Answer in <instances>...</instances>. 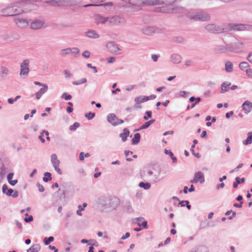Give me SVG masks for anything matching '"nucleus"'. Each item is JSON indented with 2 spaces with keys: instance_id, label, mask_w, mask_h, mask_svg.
Segmentation results:
<instances>
[{
  "instance_id": "nucleus-1",
  "label": "nucleus",
  "mask_w": 252,
  "mask_h": 252,
  "mask_svg": "<svg viewBox=\"0 0 252 252\" xmlns=\"http://www.w3.org/2000/svg\"><path fill=\"white\" fill-rule=\"evenodd\" d=\"M98 200L102 206L111 210L115 209L119 204V199L116 196H102Z\"/></svg>"
},
{
  "instance_id": "nucleus-2",
  "label": "nucleus",
  "mask_w": 252,
  "mask_h": 252,
  "mask_svg": "<svg viewBox=\"0 0 252 252\" xmlns=\"http://www.w3.org/2000/svg\"><path fill=\"white\" fill-rule=\"evenodd\" d=\"M154 10L157 12L166 13H183L186 10V9L183 7H171L169 5H166L162 7H156Z\"/></svg>"
},
{
  "instance_id": "nucleus-3",
  "label": "nucleus",
  "mask_w": 252,
  "mask_h": 252,
  "mask_svg": "<svg viewBox=\"0 0 252 252\" xmlns=\"http://www.w3.org/2000/svg\"><path fill=\"white\" fill-rule=\"evenodd\" d=\"M159 170H158L156 172H154L151 170H148L146 172L143 171V172L141 174V178L143 180H144L147 177H150V181L154 183L157 182L159 180Z\"/></svg>"
},
{
  "instance_id": "nucleus-4",
  "label": "nucleus",
  "mask_w": 252,
  "mask_h": 252,
  "mask_svg": "<svg viewBox=\"0 0 252 252\" xmlns=\"http://www.w3.org/2000/svg\"><path fill=\"white\" fill-rule=\"evenodd\" d=\"M30 60H24L20 64V76L22 78H25L28 76L30 71L29 64Z\"/></svg>"
},
{
  "instance_id": "nucleus-5",
  "label": "nucleus",
  "mask_w": 252,
  "mask_h": 252,
  "mask_svg": "<svg viewBox=\"0 0 252 252\" xmlns=\"http://www.w3.org/2000/svg\"><path fill=\"white\" fill-rule=\"evenodd\" d=\"M228 46V51L239 53L243 50L244 45L242 42L237 41L232 44H226Z\"/></svg>"
},
{
  "instance_id": "nucleus-6",
  "label": "nucleus",
  "mask_w": 252,
  "mask_h": 252,
  "mask_svg": "<svg viewBox=\"0 0 252 252\" xmlns=\"http://www.w3.org/2000/svg\"><path fill=\"white\" fill-rule=\"evenodd\" d=\"M188 17L190 19H192L195 21H208L210 19V16L208 14L204 12H200L195 15L188 14Z\"/></svg>"
},
{
  "instance_id": "nucleus-7",
  "label": "nucleus",
  "mask_w": 252,
  "mask_h": 252,
  "mask_svg": "<svg viewBox=\"0 0 252 252\" xmlns=\"http://www.w3.org/2000/svg\"><path fill=\"white\" fill-rule=\"evenodd\" d=\"M3 16H13L18 15L20 11L15 6H8L1 10Z\"/></svg>"
},
{
  "instance_id": "nucleus-8",
  "label": "nucleus",
  "mask_w": 252,
  "mask_h": 252,
  "mask_svg": "<svg viewBox=\"0 0 252 252\" xmlns=\"http://www.w3.org/2000/svg\"><path fill=\"white\" fill-rule=\"evenodd\" d=\"M205 29L208 32L213 33H222L224 32V29L222 28L216 24H209L205 27Z\"/></svg>"
},
{
  "instance_id": "nucleus-9",
  "label": "nucleus",
  "mask_w": 252,
  "mask_h": 252,
  "mask_svg": "<svg viewBox=\"0 0 252 252\" xmlns=\"http://www.w3.org/2000/svg\"><path fill=\"white\" fill-rule=\"evenodd\" d=\"M106 48L112 53L116 55L120 54L121 49L119 48L118 44L114 41L109 42L106 44Z\"/></svg>"
},
{
  "instance_id": "nucleus-10",
  "label": "nucleus",
  "mask_w": 252,
  "mask_h": 252,
  "mask_svg": "<svg viewBox=\"0 0 252 252\" xmlns=\"http://www.w3.org/2000/svg\"><path fill=\"white\" fill-rule=\"evenodd\" d=\"M108 21L112 26H117L125 23L124 18L119 15H115L109 18Z\"/></svg>"
},
{
  "instance_id": "nucleus-11",
  "label": "nucleus",
  "mask_w": 252,
  "mask_h": 252,
  "mask_svg": "<svg viewBox=\"0 0 252 252\" xmlns=\"http://www.w3.org/2000/svg\"><path fill=\"white\" fill-rule=\"evenodd\" d=\"M205 182L204 174L201 171H198L194 173L193 179L190 180V183L196 184L199 182L203 184Z\"/></svg>"
},
{
  "instance_id": "nucleus-12",
  "label": "nucleus",
  "mask_w": 252,
  "mask_h": 252,
  "mask_svg": "<svg viewBox=\"0 0 252 252\" xmlns=\"http://www.w3.org/2000/svg\"><path fill=\"white\" fill-rule=\"evenodd\" d=\"M14 21L18 27L24 29L28 27L29 23L26 19L20 18L19 16L16 17Z\"/></svg>"
},
{
  "instance_id": "nucleus-13",
  "label": "nucleus",
  "mask_w": 252,
  "mask_h": 252,
  "mask_svg": "<svg viewBox=\"0 0 252 252\" xmlns=\"http://www.w3.org/2000/svg\"><path fill=\"white\" fill-rule=\"evenodd\" d=\"M58 6L67 7L74 6L76 4V1L74 0H59Z\"/></svg>"
},
{
  "instance_id": "nucleus-14",
  "label": "nucleus",
  "mask_w": 252,
  "mask_h": 252,
  "mask_svg": "<svg viewBox=\"0 0 252 252\" xmlns=\"http://www.w3.org/2000/svg\"><path fill=\"white\" fill-rule=\"evenodd\" d=\"M229 27L231 30L235 31H245V24H229Z\"/></svg>"
},
{
  "instance_id": "nucleus-15",
  "label": "nucleus",
  "mask_w": 252,
  "mask_h": 252,
  "mask_svg": "<svg viewBox=\"0 0 252 252\" xmlns=\"http://www.w3.org/2000/svg\"><path fill=\"white\" fill-rule=\"evenodd\" d=\"M242 108L245 114L250 113L252 110V102L249 100L245 101L242 105Z\"/></svg>"
},
{
  "instance_id": "nucleus-16",
  "label": "nucleus",
  "mask_w": 252,
  "mask_h": 252,
  "mask_svg": "<svg viewBox=\"0 0 252 252\" xmlns=\"http://www.w3.org/2000/svg\"><path fill=\"white\" fill-rule=\"evenodd\" d=\"M44 24V22L36 20L31 23L30 28L33 30H39L43 27Z\"/></svg>"
},
{
  "instance_id": "nucleus-17",
  "label": "nucleus",
  "mask_w": 252,
  "mask_h": 252,
  "mask_svg": "<svg viewBox=\"0 0 252 252\" xmlns=\"http://www.w3.org/2000/svg\"><path fill=\"white\" fill-rule=\"evenodd\" d=\"M156 29L154 27H146L141 30V32L144 34L150 36L156 32Z\"/></svg>"
},
{
  "instance_id": "nucleus-18",
  "label": "nucleus",
  "mask_w": 252,
  "mask_h": 252,
  "mask_svg": "<svg viewBox=\"0 0 252 252\" xmlns=\"http://www.w3.org/2000/svg\"><path fill=\"white\" fill-rule=\"evenodd\" d=\"M107 121L113 126H117L118 117L115 114L110 113L107 116Z\"/></svg>"
},
{
  "instance_id": "nucleus-19",
  "label": "nucleus",
  "mask_w": 252,
  "mask_h": 252,
  "mask_svg": "<svg viewBox=\"0 0 252 252\" xmlns=\"http://www.w3.org/2000/svg\"><path fill=\"white\" fill-rule=\"evenodd\" d=\"M143 3L147 5H155L158 4H164L165 2L162 0H144Z\"/></svg>"
},
{
  "instance_id": "nucleus-20",
  "label": "nucleus",
  "mask_w": 252,
  "mask_h": 252,
  "mask_svg": "<svg viewBox=\"0 0 252 252\" xmlns=\"http://www.w3.org/2000/svg\"><path fill=\"white\" fill-rule=\"evenodd\" d=\"M182 60L181 56L178 54H173L170 56V61L174 63H179Z\"/></svg>"
},
{
  "instance_id": "nucleus-21",
  "label": "nucleus",
  "mask_w": 252,
  "mask_h": 252,
  "mask_svg": "<svg viewBox=\"0 0 252 252\" xmlns=\"http://www.w3.org/2000/svg\"><path fill=\"white\" fill-rule=\"evenodd\" d=\"M123 132L119 134V136L121 138L122 141L123 142H125L126 141L127 137L129 136V130L127 128H125L123 129Z\"/></svg>"
},
{
  "instance_id": "nucleus-22",
  "label": "nucleus",
  "mask_w": 252,
  "mask_h": 252,
  "mask_svg": "<svg viewBox=\"0 0 252 252\" xmlns=\"http://www.w3.org/2000/svg\"><path fill=\"white\" fill-rule=\"evenodd\" d=\"M214 51L218 54L225 53L227 51H228V46L226 47L224 45H219L214 48Z\"/></svg>"
},
{
  "instance_id": "nucleus-23",
  "label": "nucleus",
  "mask_w": 252,
  "mask_h": 252,
  "mask_svg": "<svg viewBox=\"0 0 252 252\" xmlns=\"http://www.w3.org/2000/svg\"><path fill=\"white\" fill-rule=\"evenodd\" d=\"M48 89V87L47 85H44V87L41 88L36 93V99H39L41 96L45 93Z\"/></svg>"
},
{
  "instance_id": "nucleus-24",
  "label": "nucleus",
  "mask_w": 252,
  "mask_h": 252,
  "mask_svg": "<svg viewBox=\"0 0 252 252\" xmlns=\"http://www.w3.org/2000/svg\"><path fill=\"white\" fill-rule=\"evenodd\" d=\"M2 191L3 194H5L8 196H11L14 192V190L12 189H8L7 186L6 184H4L2 187Z\"/></svg>"
},
{
  "instance_id": "nucleus-25",
  "label": "nucleus",
  "mask_w": 252,
  "mask_h": 252,
  "mask_svg": "<svg viewBox=\"0 0 252 252\" xmlns=\"http://www.w3.org/2000/svg\"><path fill=\"white\" fill-rule=\"evenodd\" d=\"M86 35L91 38H98L99 37V35L94 30H90L85 32Z\"/></svg>"
},
{
  "instance_id": "nucleus-26",
  "label": "nucleus",
  "mask_w": 252,
  "mask_h": 252,
  "mask_svg": "<svg viewBox=\"0 0 252 252\" xmlns=\"http://www.w3.org/2000/svg\"><path fill=\"white\" fill-rule=\"evenodd\" d=\"M231 83L229 82H224L221 85V93H224L229 91Z\"/></svg>"
},
{
  "instance_id": "nucleus-27",
  "label": "nucleus",
  "mask_w": 252,
  "mask_h": 252,
  "mask_svg": "<svg viewBox=\"0 0 252 252\" xmlns=\"http://www.w3.org/2000/svg\"><path fill=\"white\" fill-rule=\"evenodd\" d=\"M51 161L54 167L57 165L59 166L60 161L58 159L56 154H53L51 155Z\"/></svg>"
},
{
  "instance_id": "nucleus-28",
  "label": "nucleus",
  "mask_w": 252,
  "mask_h": 252,
  "mask_svg": "<svg viewBox=\"0 0 252 252\" xmlns=\"http://www.w3.org/2000/svg\"><path fill=\"white\" fill-rule=\"evenodd\" d=\"M245 179L244 178H240L239 177H236L235 179V182L233 183V187L234 189L238 188V184H243L245 182Z\"/></svg>"
},
{
  "instance_id": "nucleus-29",
  "label": "nucleus",
  "mask_w": 252,
  "mask_h": 252,
  "mask_svg": "<svg viewBox=\"0 0 252 252\" xmlns=\"http://www.w3.org/2000/svg\"><path fill=\"white\" fill-rule=\"evenodd\" d=\"M149 100V98L147 96L140 95L136 97L134 99V101L136 103L140 104L141 103L145 102Z\"/></svg>"
},
{
  "instance_id": "nucleus-30",
  "label": "nucleus",
  "mask_w": 252,
  "mask_h": 252,
  "mask_svg": "<svg viewBox=\"0 0 252 252\" xmlns=\"http://www.w3.org/2000/svg\"><path fill=\"white\" fill-rule=\"evenodd\" d=\"M233 63L230 61H227L225 63V70L228 72L230 73L233 71Z\"/></svg>"
},
{
  "instance_id": "nucleus-31",
  "label": "nucleus",
  "mask_w": 252,
  "mask_h": 252,
  "mask_svg": "<svg viewBox=\"0 0 252 252\" xmlns=\"http://www.w3.org/2000/svg\"><path fill=\"white\" fill-rule=\"evenodd\" d=\"M140 134L139 133H136L134 135L133 138L132 139L131 144L132 145H136L139 143L140 140Z\"/></svg>"
},
{
  "instance_id": "nucleus-32",
  "label": "nucleus",
  "mask_w": 252,
  "mask_h": 252,
  "mask_svg": "<svg viewBox=\"0 0 252 252\" xmlns=\"http://www.w3.org/2000/svg\"><path fill=\"white\" fill-rule=\"evenodd\" d=\"M252 143V132H249L247 139L243 141L244 145H247Z\"/></svg>"
},
{
  "instance_id": "nucleus-33",
  "label": "nucleus",
  "mask_w": 252,
  "mask_h": 252,
  "mask_svg": "<svg viewBox=\"0 0 252 252\" xmlns=\"http://www.w3.org/2000/svg\"><path fill=\"white\" fill-rule=\"evenodd\" d=\"M109 17H103L101 16H98L96 19L97 24H105L106 22L108 21Z\"/></svg>"
},
{
  "instance_id": "nucleus-34",
  "label": "nucleus",
  "mask_w": 252,
  "mask_h": 252,
  "mask_svg": "<svg viewBox=\"0 0 252 252\" xmlns=\"http://www.w3.org/2000/svg\"><path fill=\"white\" fill-rule=\"evenodd\" d=\"M59 192L61 191L60 195L59 196V200L62 201L63 204L65 203V193L64 190H62L61 189H59Z\"/></svg>"
},
{
  "instance_id": "nucleus-35",
  "label": "nucleus",
  "mask_w": 252,
  "mask_h": 252,
  "mask_svg": "<svg viewBox=\"0 0 252 252\" xmlns=\"http://www.w3.org/2000/svg\"><path fill=\"white\" fill-rule=\"evenodd\" d=\"M40 250V246L39 244L33 245L27 250V252H38Z\"/></svg>"
},
{
  "instance_id": "nucleus-36",
  "label": "nucleus",
  "mask_w": 252,
  "mask_h": 252,
  "mask_svg": "<svg viewBox=\"0 0 252 252\" xmlns=\"http://www.w3.org/2000/svg\"><path fill=\"white\" fill-rule=\"evenodd\" d=\"M113 3L112 2H106L103 4H88L84 6V7H88L90 6H107V5H113Z\"/></svg>"
},
{
  "instance_id": "nucleus-37",
  "label": "nucleus",
  "mask_w": 252,
  "mask_h": 252,
  "mask_svg": "<svg viewBox=\"0 0 252 252\" xmlns=\"http://www.w3.org/2000/svg\"><path fill=\"white\" fill-rule=\"evenodd\" d=\"M164 153L165 154L168 155L170 156V157L171 158L172 160L173 163L177 162V158L174 156L173 153L170 150L165 149L164 150Z\"/></svg>"
},
{
  "instance_id": "nucleus-38",
  "label": "nucleus",
  "mask_w": 252,
  "mask_h": 252,
  "mask_svg": "<svg viewBox=\"0 0 252 252\" xmlns=\"http://www.w3.org/2000/svg\"><path fill=\"white\" fill-rule=\"evenodd\" d=\"M125 210L128 213L133 212L132 207L129 202H126L124 206Z\"/></svg>"
},
{
  "instance_id": "nucleus-39",
  "label": "nucleus",
  "mask_w": 252,
  "mask_h": 252,
  "mask_svg": "<svg viewBox=\"0 0 252 252\" xmlns=\"http://www.w3.org/2000/svg\"><path fill=\"white\" fill-rule=\"evenodd\" d=\"M70 54V48L68 47L65 49H62L60 51V55L62 57H65L66 56L69 55Z\"/></svg>"
},
{
  "instance_id": "nucleus-40",
  "label": "nucleus",
  "mask_w": 252,
  "mask_h": 252,
  "mask_svg": "<svg viewBox=\"0 0 252 252\" xmlns=\"http://www.w3.org/2000/svg\"><path fill=\"white\" fill-rule=\"evenodd\" d=\"M44 176L43 177V180L45 182H48L52 180V174L50 172H45L44 174Z\"/></svg>"
},
{
  "instance_id": "nucleus-41",
  "label": "nucleus",
  "mask_w": 252,
  "mask_h": 252,
  "mask_svg": "<svg viewBox=\"0 0 252 252\" xmlns=\"http://www.w3.org/2000/svg\"><path fill=\"white\" fill-rule=\"evenodd\" d=\"M139 187L145 189H148L151 187V184L149 183H144L141 182L139 184Z\"/></svg>"
},
{
  "instance_id": "nucleus-42",
  "label": "nucleus",
  "mask_w": 252,
  "mask_h": 252,
  "mask_svg": "<svg viewBox=\"0 0 252 252\" xmlns=\"http://www.w3.org/2000/svg\"><path fill=\"white\" fill-rule=\"evenodd\" d=\"M0 75L3 77L5 76L8 73L9 70L5 66H1L0 68Z\"/></svg>"
},
{
  "instance_id": "nucleus-43",
  "label": "nucleus",
  "mask_w": 252,
  "mask_h": 252,
  "mask_svg": "<svg viewBox=\"0 0 252 252\" xmlns=\"http://www.w3.org/2000/svg\"><path fill=\"white\" fill-rule=\"evenodd\" d=\"M155 119H152L151 120H150L148 122H147L146 123H145L142 126H141V128H144V129H146L147 128H148L150 126H151V125H152L153 123H155Z\"/></svg>"
},
{
  "instance_id": "nucleus-44",
  "label": "nucleus",
  "mask_w": 252,
  "mask_h": 252,
  "mask_svg": "<svg viewBox=\"0 0 252 252\" xmlns=\"http://www.w3.org/2000/svg\"><path fill=\"white\" fill-rule=\"evenodd\" d=\"M87 81V79L85 78H83L80 80H78V81H73L72 84L74 85H80L82 84H84V83H86Z\"/></svg>"
},
{
  "instance_id": "nucleus-45",
  "label": "nucleus",
  "mask_w": 252,
  "mask_h": 252,
  "mask_svg": "<svg viewBox=\"0 0 252 252\" xmlns=\"http://www.w3.org/2000/svg\"><path fill=\"white\" fill-rule=\"evenodd\" d=\"M5 167L3 165L0 168V182L3 178L5 175Z\"/></svg>"
},
{
  "instance_id": "nucleus-46",
  "label": "nucleus",
  "mask_w": 252,
  "mask_h": 252,
  "mask_svg": "<svg viewBox=\"0 0 252 252\" xmlns=\"http://www.w3.org/2000/svg\"><path fill=\"white\" fill-rule=\"evenodd\" d=\"M249 67H250L249 63L246 62H241L239 64V68L242 70H245Z\"/></svg>"
},
{
  "instance_id": "nucleus-47",
  "label": "nucleus",
  "mask_w": 252,
  "mask_h": 252,
  "mask_svg": "<svg viewBox=\"0 0 252 252\" xmlns=\"http://www.w3.org/2000/svg\"><path fill=\"white\" fill-rule=\"evenodd\" d=\"M54 240V237L50 236L49 237H45L43 239V242L45 245H48L51 242H53Z\"/></svg>"
},
{
  "instance_id": "nucleus-48",
  "label": "nucleus",
  "mask_w": 252,
  "mask_h": 252,
  "mask_svg": "<svg viewBox=\"0 0 252 252\" xmlns=\"http://www.w3.org/2000/svg\"><path fill=\"white\" fill-rule=\"evenodd\" d=\"M79 49L77 47L70 48V54L73 55L75 57L79 54Z\"/></svg>"
},
{
  "instance_id": "nucleus-49",
  "label": "nucleus",
  "mask_w": 252,
  "mask_h": 252,
  "mask_svg": "<svg viewBox=\"0 0 252 252\" xmlns=\"http://www.w3.org/2000/svg\"><path fill=\"white\" fill-rule=\"evenodd\" d=\"M44 133L45 134V135L46 136H48L49 135V132L47 130H43L41 133H40V135L39 136V139L40 140L41 142L42 143H44L45 140V139L43 138V136H44Z\"/></svg>"
},
{
  "instance_id": "nucleus-50",
  "label": "nucleus",
  "mask_w": 252,
  "mask_h": 252,
  "mask_svg": "<svg viewBox=\"0 0 252 252\" xmlns=\"http://www.w3.org/2000/svg\"><path fill=\"white\" fill-rule=\"evenodd\" d=\"M95 115V113L90 112L86 113L85 116L88 120H91L94 117Z\"/></svg>"
},
{
  "instance_id": "nucleus-51",
  "label": "nucleus",
  "mask_w": 252,
  "mask_h": 252,
  "mask_svg": "<svg viewBox=\"0 0 252 252\" xmlns=\"http://www.w3.org/2000/svg\"><path fill=\"white\" fill-rule=\"evenodd\" d=\"M80 125L79 123L75 122L72 125L69 126V130L71 131L75 130L78 127L80 126Z\"/></svg>"
},
{
  "instance_id": "nucleus-52",
  "label": "nucleus",
  "mask_w": 252,
  "mask_h": 252,
  "mask_svg": "<svg viewBox=\"0 0 252 252\" xmlns=\"http://www.w3.org/2000/svg\"><path fill=\"white\" fill-rule=\"evenodd\" d=\"M184 40V38L181 36H176L173 38V41L176 43H182Z\"/></svg>"
},
{
  "instance_id": "nucleus-53",
  "label": "nucleus",
  "mask_w": 252,
  "mask_h": 252,
  "mask_svg": "<svg viewBox=\"0 0 252 252\" xmlns=\"http://www.w3.org/2000/svg\"><path fill=\"white\" fill-rule=\"evenodd\" d=\"M145 114L147 116H144L143 117V119L145 121H147L149 118H151L152 116V113L151 111H146L145 112Z\"/></svg>"
},
{
  "instance_id": "nucleus-54",
  "label": "nucleus",
  "mask_w": 252,
  "mask_h": 252,
  "mask_svg": "<svg viewBox=\"0 0 252 252\" xmlns=\"http://www.w3.org/2000/svg\"><path fill=\"white\" fill-rule=\"evenodd\" d=\"M61 98L64 99L66 100H68L72 98V96L70 94H67L66 93H64L62 95Z\"/></svg>"
},
{
  "instance_id": "nucleus-55",
  "label": "nucleus",
  "mask_w": 252,
  "mask_h": 252,
  "mask_svg": "<svg viewBox=\"0 0 252 252\" xmlns=\"http://www.w3.org/2000/svg\"><path fill=\"white\" fill-rule=\"evenodd\" d=\"M46 3L49 4L52 6H58V0H47L45 2Z\"/></svg>"
},
{
  "instance_id": "nucleus-56",
  "label": "nucleus",
  "mask_w": 252,
  "mask_h": 252,
  "mask_svg": "<svg viewBox=\"0 0 252 252\" xmlns=\"http://www.w3.org/2000/svg\"><path fill=\"white\" fill-rule=\"evenodd\" d=\"M36 186L38 188V191L40 192H43L45 190L44 187L39 183H37Z\"/></svg>"
},
{
  "instance_id": "nucleus-57",
  "label": "nucleus",
  "mask_w": 252,
  "mask_h": 252,
  "mask_svg": "<svg viewBox=\"0 0 252 252\" xmlns=\"http://www.w3.org/2000/svg\"><path fill=\"white\" fill-rule=\"evenodd\" d=\"M179 94L181 97L186 98L187 97L188 94H189V93H188L184 91H180Z\"/></svg>"
},
{
  "instance_id": "nucleus-58",
  "label": "nucleus",
  "mask_w": 252,
  "mask_h": 252,
  "mask_svg": "<svg viewBox=\"0 0 252 252\" xmlns=\"http://www.w3.org/2000/svg\"><path fill=\"white\" fill-rule=\"evenodd\" d=\"M139 226H142L144 228H148V222L147 221H143L141 224H138Z\"/></svg>"
},
{
  "instance_id": "nucleus-59",
  "label": "nucleus",
  "mask_w": 252,
  "mask_h": 252,
  "mask_svg": "<svg viewBox=\"0 0 252 252\" xmlns=\"http://www.w3.org/2000/svg\"><path fill=\"white\" fill-rule=\"evenodd\" d=\"M33 220V217L31 215L29 216L28 217H26L24 219V221L26 222H30Z\"/></svg>"
},
{
  "instance_id": "nucleus-60",
  "label": "nucleus",
  "mask_w": 252,
  "mask_h": 252,
  "mask_svg": "<svg viewBox=\"0 0 252 252\" xmlns=\"http://www.w3.org/2000/svg\"><path fill=\"white\" fill-rule=\"evenodd\" d=\"M82 56L85 58H89L90 56V53L88 51H85L82 54Z\"/></svg>"
},
{
  "instance_id": "nucleus-61",
  "label": "nucleus",
  "mask_w": 252,
  "mask_h": 252,
  "mask_svg": "<svg viewBox=\"0 0 252 252\" xmlns=\"http://www.w3.org/2000/svg\"><path fill=\"white\" fill-rule=\"evenodd\" d=\"M87 66L89 68H91V69H93L94 73H96L97 72V68L95 66H92L91 63H87Z\"/></svg>"
},
{
  "instance_id": "nucleus-62",
  "label": "nucleus",
  "mask_w": 252,
  "mask_h": 252,
  "mask_svg": "<svg viewBox=\"0 0 252 252\" xmlns=\"http://www.w3.org/2000/svg\"><path fill=\"white\" fill-rule=\"evenodd\" d=\"M13 176H14L13 173H9V174H8V175L7 176V181H8V183L10 182L12 180V179Z\"/></svg>"
},
{
  "instance_id": "nucleus-63",
  "label": "nucleus",
  "mask_w": 252,
  "mask_h": 252,
  "mask_svg": "<svg viewBox=\"0 0 252 252\" xmlns=\"http://www.w3.org/2000/svg\"><path fill=\"white\" fill-rule=\"evenodd\" d=\"M115 60L116 58L113 57L107 58V63H114Z\"/></svg>"
},
{
  "instance_id": "nucleus-64",
  "label": "nucleus",
  "mask_w": 252,
  "mask_h": 252,
  "mask_svg": "<svg viewBox=\"0 0 252 252\" xmlns=\"http://www.w3.org/2000/svg\"><path fill=\"white\" fill-rule=\"evenodd\" d=\"M246 74L250 77H252V69L249 68L246 70Z\"/></svg>"
}]
</instances>
